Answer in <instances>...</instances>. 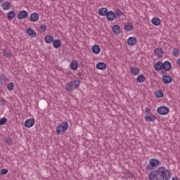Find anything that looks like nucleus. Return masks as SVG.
<instances>
[{"label":"nucleus","instance_id":"6","mask_svg":"<svg viewBox=\"0 0 180 180\" xmlns=\"http://www.w3.org/2000/svg\"><path fill=\"white\" fill-rule=\"evenodd\" d=\"M162 64V68L164 71H171V68H172V65L171 64V62L166 60Z\"/></svg>","mask_w":180,"mask_h":180},{"label":"nucleus","instance_id":"12","mask_svg":"<svg viewBox=\"0 0 180 180\" xmlns=\"http://www.w3.org/2000/svg\"><path fill=\"white\" fill-rule=\"evenodd\" d=\"M106 18L110 21L115 20V19H116V13L113 12L112 11H108Z\"/></svg>","mask_w":180,"mask_h":180},{"label":"nucleus","instance_id":"44","mask_svg":"<svg viewBox=\"0 0 180 180\" xmlns=\"http://www.w3.org/2000/svg\"><path fill=\"white\" fill-rule=\"evenodd\" d=\"M165 74H167V72H165V70H162V71H161V75H166Z\"/></svg>","mask_w":180,"mask_h":180},{"label":"nucleus","instance_id":"28","mask_svg":"<svg viewBox=\"0 0 180 180\" xmlns=\"http://www.w3.org/2000/svg\"><path fill=\"white\" fill-rule=\"evenodd\" d=\"M3 54L7 58H11L12 57V52L9 51L8 49H2Z\"/></svg>","mask_w":180,"mask_h":180},{"label":"nucleus","instance_id":"4","mask_svg":"<svg viewBox=\"0 0 180 180\" xmlns=\"http://www.w3.org/2000/svg\"><path fill=\"white\" fill-rule=\"evenodd\" d=\"M160 165V160L158 159L152 158L149 160V165L146 167V171H153L154 168Z\"/></svg>","mask_w":180,"mask_h":180},{"label":"nucleus","instance_id":"29","mask_svg":"<svg viewBox=\"0 0 180 180\" xmlns=\"http://www.w3.org/2000/svg\"><path fill=\"white\" fill-rule=\"evenodd\" d=\"M70 68L73 71H75V70H77V68H78V63L75 60H72V62L70 63Z\"/></svg>","mask_w":180,"mask_h":180},{"label":"nucleus","instance_id":"18","mask_svg":"<svg viewBox=\"0 0 180 180\" xmlns=\"http://www.w3.org/2000/svg\"><path fill=\"white\" fill-rule=\"evenodd\" d=\"M26 32L30 37H36V31L33 30L32 28H27Z\"/></svg>","mask_w":180,"mask_h":180},{"label":"nucleus","instance_id":"19","mask_svg":"<svg viewBox=\"0 0 180 180\" xmlns=\"http://www.w3.org/2000/svg\"><path fill=\"white\" fill-rule=\"evenodd\" d=\"M130 71L132 75H139V74H140V69L137 67H131Z\"/></svg>","mask_w":180,"mask_h":180},{"label":"nucleus","instance_id":"46","mask_svg":"<svg viewBox=\"0 0 180 180\" xmlns=\"http://www.w3.org/2000/svg\"><path fill=\"white\" fill-rule=\"evenodd\" d=\"M176 63H177L178 65L180 67V59H178V60H177Z\"/></svg>","mask_w":180,"mask_h":180},{"label":"nucleus","instance_id":"43","mask_svg":"<svg viewBox=\"0 0 180 180\" xmlns=\"http://www.w3.org/2000/svg\"><path fill=\"white\" fill-rule=\"evenodd\" d=\"M77 77H82V72H78L77 73Z\"/></svg>","mask_w":180,"mask_h":180},{"label":"nucleus","instance_id":"14","mask_svg":"<svg viewBox=\"0 0 180 180\" xmlns=\"http://www.w3.org/2000/svg\"><path fill=\"white\" fill-rule=\"evenodd\" d=\"M124 29L126 32H131L134 29V26L130 22H127L124 24Z\"/></svg>","mask_w":180,"mask_h":180},{"label":"nucleus","instance_id":"2","mask_svg":"<svg viewBox=\"0 0 180 180\" xmlns=\"http://www.w3.org/2000/svg\"><path fill=\"white\" fill-rule=\"evenodd\" d=\"M80 84L81 81L79 80H72L65 84V89L68 92H74L79 86Z\"/></svg>","mask_w":180,"mask_h":180},{"label":"nucleus","instance_id":"3","mask_svg":"<svg viewBox=\"0 0 180 180\" xmlns=\"http://www.w3.org/2000/svg\"><path fill=\"white\" fill-rule=\"evenodd\" d=\"M67 130H68V122L64 121L58 126L56 134H58V136H60V134H64Z\"/></svg>","mask_w":180,"mask_h":180},{"label":"nucleus","instance_id":"17","mask_svg":"<svg viewBox=\"0 0 180 180\" xmlns=\"http://www.w3.org/2000/svg\"><path fill=\"white\" fill-rule=\"evenodd\" d=\"M121 28L120 26H119V25H115L112 27V31L113 32V33L115 34H120Z\"/></svg>","mask_w":180,"mask_h":180},{"label":"nucleus","instance_id":"11","mask_svg":"<svg viewBox=\"0 0 180 180\" xmlns=\"http://www.w3.org/2000/svg\"><path fill=\"white\" fill-rule=\"evenodd\" d=\"M27 15H29L27 11L22 10L18 13V19L20 20H22V19H26V18H27Z\"/></svg>","mask_w":180,"mask_h":180},{"label":"nucleus","instance_id":"26","mask_svg":"<svg viewBox=\"0 0 180 180\" xmlns=\"http://www.w3.org/2000/svg\"><path fill=\"white\" fill-rule=\"evenodd\" d=\"M91 51L94 54H99V53H101V47H99L98 45H94L91 48Z\"/></svg>","mask_w":180,"mask_h":180},{"label":"nucleus","instance_id":"32","mask_svg":"<svg viewBox=\"0 0 180 180\" xmlns=\"http://www.w3.org/2000/svg\"><path fill=\"white\" fill-rule=\"evenodd\" d=\"M155 96L156 98H164V93L161 90L156 91L155 92Z\"/></svg>","mask_w":180,"mask_h":180},{"label":"nucleus","instance_id":"37","mask_svg":"<svg viewBox=\"0 0 180 180\" xmlns=\"http://www.w3.org/2000/svg\"><path fill=\"white\" fill-rule=\"evenodd\" d=\"M40 32H46L47 30V25L42 24L39 27Z\"/></svg>","mask_w":180,"mask_h":180},{"label":"nucleus","instance_id":"10","mask_svg":"<svg viewBox=\"0 0 180 180\" xmlns=\"http://www.w3.org/2000/svg\"><path fill=\"white\" fill-rule=\"evenodd\" d=\"M155 55L157 56L158 58H162L164 56V49H162V48L155 49Z\"/></svg>","mask_w":180,"mask_h":180},{"label":"nucleus","instance_id":"25","mask_svg":"<svg viewBox=\"0 0 180 180\" xmlns=\"http://www.w3.org/2000/svg\"><path fill=\"white\" fill-rule=\"evenodd\" d=\"M52 43L54 49H60L61 46V41H60V39H55Z\"/></svg>","mask_w":180,"mask_h":180},{"label":"nucleus","instance_id":"41","mask_svg":"<svg viewBox=\"0 0 180 180\" xmlns=\"http://www.w3.org/2000/svg\"><path fill=\"white\" fill-rule=\"evenodd\" d=\"M150 112H151V110L150 109V108L146 107L145 108V113H146V115H150Z\"/></svg>","mask_w":180,"mask_h":180},{"label":"nucleus","instance_id":"42","mask_svg":"<svg viewBox=\"0 0 180 180\" xmlns=\"http://www.w3.org/2000/svg\"><path fill=\"white\" fill-rule=\"evenodd\" d=\"M0 103L3 105H6V101L4 98H2L1 101H0Z\"/></svg>","mask_w":180,"mask_h":180},{"label":"nucleus","instance_id":"23","mask_svg":"<svg viewBox=\"0 0 180 180\" xmlns=\"http://www.w3.org/2000/svg\"><path fill=\"white\" fill-rule=\"evenodd\" d=\"M96 68L97 70H106V65L103 62H99L96 64Z\"/></svg>","mask_w":180,"mask_h":180},{"label":"nucleus","instance_id":"34","mask_svg":"<svg viewBox=\"0 0 180 180\" xmlns=\"http://www.w3.org/2000/svg\"><path fill=\"white\" fill-rule=\"evenodd\" d=\"M172 56H174V57L179 56V54H180L179 49H178L177 48H174V50L172 51Z\"/></svg>","mask_w":180,"mask_h":180},{"label":"nucleus","instance_id":"13","mask_svg":"<svg viewBox=\"0 0 180 180\" xmlns=\"http://www.w3.org/2000/svg\"><path fill=\"white\" fill-rule=\"evenodd\" d=\"M39 18H40V15H39V13H33L30 16V22H37Z\"/></svg>","mask_w":180,"mask_h":180},{"label":"nucleus","instance_id":"9","mask_svg":"<svg viewBox=\"0 0 180 180\" xmlns=\"http://www.w3.org/2000/svg\"><path fill=\"white\" fill-rule=\"evenodd\" d=\"M34 126V118L26 120L25 122V127L27 128L33 127Z\"/></svg>","mask_w":180,"mask_h":180},{"label":"nucleus","instance_id":"1","mask_svg":"<svg viewBox=\"0 0 180 180\" xmlns=\"http://www.w3.org/2000/svg\"><path fill=\"white\" fill-rule=\"evenodd\" d=\"M149 180H170L171 172L164 167H159L156 171L150 172L148 175Z\"/></svg>","mask_w":180,"mask_h":180},{"label":"nucleus","instance_id":"7","mask_svg":"<svg viewBox=\"0 0 180 180\" xmlns=\"http://www.w3.org/2000/svg\"><path fill=\"white\" fill-rule=\"evenodd\" d=\"M146 122H154L157 120V116L154 115L153 113L146 114L144 117Z\"/></svg>","mask_w":180,"mask_h":180},{"label":"nucleus","instance_id":"45","mask_svg":"<svg viewBox=\"0 0 180 180\" xmlns=\"http://www.w3.org/2000/svg\"><path fill=\"white\" fill-rule=\"evenodd\" d=\"M172 180H179V177L178 176L173 177Z\"/></svg>","mask_w":180,"mask_h":180},{"label":"nucleus","instance_id":"8","mask_svg":"<svg viewBox=\"0 0 180 180\" xmlns=\"http://www.w3.org/2000/svg\"><path fill=\"white\" fill-rule=\"evenodd\" d=\"M162 82L164 84H171V82H172V77L169 75H164L162 77Z\"/></svg>","mask_w":180,"mask_h":180},{"label":"nucleus","instance_id":"16","mask_svg":"<svg viewBox=\"0 0 180 180\" xmlns=\"http://www.w3.org/2000/svg\"><path fill=\"white\" fill-rule=\"evenodd\" d=\"M137 43L136 37H131L127 39V44L129 46H134Z\"/></svg>","mask_w":180,"mask_h":180},{"label":"nucleus","instance_id":"5","mask_svg":"<svg viewBox=\"0 0 180 180\" xmlns=\"http://www.w3.org/2000/svg\"><path fill=\"white\" fill-rule=\"evenodd\" d=\"M157 112L159 115L164 116L169 113V108L167 106H160L158 108Z\"/></svg>","mask_w":180,"mask_h":180},{"label":"nucleus","instance_id":"21","mask_svg":"<svg viewBox=\"0 0 180 180\" xmlns=\"http://www.w3.org/2000/svg\"><path fill=\"white\" fill-rule=\"evenodd\" d=\"M12 7V4L11 2L6 1L2 4V8L4 11H9L11 8Z\"/></svg>","mask_w":180,"mask_h":180},{"label":"nucleus","instance_id":"30","mask_svg":"<svg viewBox=\"0 0 180 180\" xmlns=\"http://www.w3.org/2000/svg\"><path fill=\"white\" fill-rule=\"evenodd\" d=\"M15 16L16 13H15V11H9L7 13V18L9 20H12Z\"/></svg>","mask_w":180,"mask_h":180},{"label":"nucleus","instance_id":"39","mask_svg":"<svg viewBox=\"0 0 180 180\" xmlns=\"http://www.w3.org/2000/svg\"><path fill=\"white\" fill-rule=\"evenodd\" d=\"M6 144H8V146H12V144H13V141L12 140V139L8 138L6 139Z\"/></svg>","mask_w":180,"mask_h":180},{"label":"nucleus","instance_id":"36","mask_svg":"<svg viewBox=\"0 0 180 180\" xmlns=\"http://www.w3.org/2000/svg\"><path fill=\"white\" fill-rule=\"evenodd\" d=\"M15 88V84H13V82H11L8 84H7V89L8 91H13Z\"/></svg>","mask_w":180,"mask_h":180},{"label":"nucleus","instance_id":"40","mask_svg":"<svg viewBox=\"0 0 180 180\" xmlns=\"http://www.w3.org/2000/svg\"><path fill=\"white\" fill-rule=\"evenodd\" d=\"M8 171L7 169H2L1 170V175H6V174H8Z\"/></svg>","mask_w":180,"mask_h":180},{"label":"nucleus","instance_id":"38","mask_svg":"<svg viewBox=\"0 0 180 180\" xmlns=\"http://www.w3.org/2000/svg\"><path fill=\"white\" fill-rule=\"evenodd\" d=\"M6 122H8V119L6 118H1L0 119V126H4V124H6Z\"/></svg>","mask_w":180,"mask_h":180},{"label":"nucleus","instance_id":"27","mask_svg":"<svg viewBox=\"0 0 180 180\" xmlns=\"http://www.w3.org/2000/svg\"><path fill=\"white\" fill-rule=\"evenodd\" d=\"M154 68L156 71H161V70H163L162 62H157L154 65Z\"/></svg>","mask_w":180,"mask_h":180},{"label":"nucleus","instance_id":"35","mask_svg":"<svg viewBox=\"0 0 180 180\" xmlns=\"http://www.w3.org/2000/svg\"><path fill=\"white\" fill-rule=\"evenodd\" d=\"M115 15H117V16H124V13L120 8H116Z\"/></svg>","mask_w":180,"mask_h":180},{"label":"nucleus","instance_id":"31","mask_svg":"<svg viewBox=\"0 0 180 180\" xmlns=\"http://www.w3.org/2000/svg\"><path fill=\"white\" fill-rule=\"evenodd\" d=\"M146 81V76L143 75H139L136 78V82H144Z\"/></svg>","mask_w":180,"mask_h":180},{"label":"nucleus","instance_id":"22","mask_svg":"<svg viewBox=\"0 0 180 180\" xmlns=\"http://www.w3.org/2000/svg\"><path fill=\"white\" fill-rule=\"evenodd\" d=\"M54 40V37L53 35H46L44 37V41L48 44H50L51 43H53Z\"/></svg>","mask_w":180,"mask_h":180},{"label":"nucleus","instance_id":"20","mask_svg":"<svg viewBox=\"0 0 180 180\" xmlns=\"http://www.w3.org/2000/svg\"><path fill=\"white\" fill-rule=\"evenodd\" d=\"M7 81H9V79L5 75H0V85H5Z\"/></svg>","mask_w":180,"mask_h":180},{"label":"nucleus","instance_id":"33","mask_svg":"<svg viewBox=\"0 0 180 180\" xmlns=\"http://www.w3.org/2000/svg\"><path fill=\"white\" fill-rule=\"evenodd\" d=\"M124 177L126 178V179H131V178H134V175L133 172H127L124 174Z\"/></svg>","mask_w":180,"mask_h":180},{"label":"nucleus","instance_id":"15","mask_svg":"<svg viewBox=\"0 0 180 180\" xmlns=\"http://www.w3.org/2000/svg\"><path fill=\"white\" fill-rule=\"evenodd\" d=\"M109 11H108V8H101L98 9V15H100V16H107L108 13Z\"/></svg>","mask_w":180,"mask_h":180},{"label":"nucleus","instance_id":"47","mask_svg":"<svg viewBox=\"0 0 180 180\" xmlns=\"http://www.w3.org/2000/svg\"><path fill=\"white\" fill-rule=\"evenodd\" d=\"M2 2H4V0H0V3H2Z\"/></svg>","mask_w":180,"mask_h":180},{"label":"nucleus","instance_id":"24","mask_svg":"<svg viewBox=\"0 0 180 180\" xmlns=\"http://www.w3.org/2000/svg\"><path fill=\"white\" fill-rule=\"evenodd\" d=\"M151 22L154 26H160L161 25V20L158 18H153Z\"/></svg>","mask_w":180,"mask_h":180}]
</instances>
